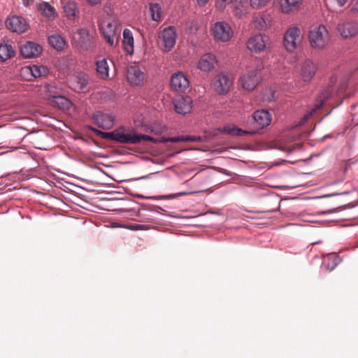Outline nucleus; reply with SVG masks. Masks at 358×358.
<instances>
[{"instance_id":"1","label":"nucleus","mask_w":358,"mask_h":358,"mask_svg":"<svg viewBox=\"0 0 358 358\" xmlns=\"http://www.w3.org/2000/svg\"><path fill=\"white\" fill-rule=\"evenodd\" d=\"M97 136L106 139L117 141L120 143H133L136 144L140 143L142 140L154 141L155 138L145 134H136L131 133H124L122 129H116L111 132H104L101 130L90 128Z\"/></svg>"},{"instance_id":"2","label":"nucleus","mask_w":358,"mask_h":358,"mask_svg":"<svg viewBox=\"0 0 358 358\" xmlns=\"http://www.w3.org/2000/svg\"><path fill=\"white\" fill-rule=\"evenodd\" d=\"M308 41L313 49L322 50L329 41V34L324 25L313 28L308 34Z\"/></svg>"},{"instance_id":"3","label":"nucleus","mask_w":358,"mask_h":358,"mask_svg":"<svg viewBox=\"0 0 358 358\" xmlns=\"http://www.w3.org/2000/svg\"><path fill=\"white\" fill-rule=\"evenodd\" d=\"M261 67L256 69L247 70L239 78L238 82L243 89L248 91L253 90L261 82Z\"/></svg>"},{"instance_id":"4","label":"nucleus","mask_w":358,"mask_h":358,"mask_svg":"<svg viewBox=\"0 0 358 358\" xmlns=\"http://www.w3.org/2000/svg\"><path fill=\"white\" fill-rule=\"evenodd\" d=\"M302 36L301 30L298 27H291L284 34V45L285 49L289 52H294L301 45Z\"/></svg>"},{"instance_id":"5","label":"nucleus","mask_w":358,"mask_h":358,"mask_svg":"<svg viewBox=\"0 0 358 358\" xmlns=\"http://www.w3.org/2000/svg\"><path fill=\"white\" fill-rule=\"evenodd\" d=\"M233 84V78L228 73L221 72L215 77L213 88L218 94L224 95L231 90Z\"/></svg>"},{"instance_id":"6","label":"nucleus","mask_w":358,"mask_h":358,"mask_svg":"<svg viewBox=\"0 0 358 358\" xmlns=\"http://www.w3.org/2000/svg\"><path fill=\"white\" fill-rule=\"evenodd\" d=\"M212 30L213 36L217 41L227 42L233 36V31L230 25L224 22L215 23Z\"/></svg>"},{"instance_id":"7","label":"nucleus","mask_w":358,"mask_h":358,"mask_svg":"<svg viewBox=\"0 0 358 358\" xmlns=\"http://www.w3.org/2000/svg\"><path fill=\"white\" fill-rule=\"evenodd\" d=\"M68 82L69 87L75 92H85L89 83V78L83 72H77L69 78Z\"/></svg>"},{"instance_id":"8","label":"nucleus","mask_w":358,"mask_h":358,"mask_svg":"<svg viewBox=\"0 0 358 358\" xmlns=\"http://www.w3.org/2000/svg\"><path fill=\"white\" fill-rule=\"evenodd\" d=\"M7 29L17 34L24 33L28 30L29 26L26 20L21 16L13 15L6 21Z\"/></svg>"},{"instance_id":"9","label":"nucleus","mask_w":358,"mask_h":358,"mask_svg":"<svg viewBox=\"0 0 358 358\" xmlns=\"http://www.w3.org/2000/svg\"><path fill=\"white\" fill-rule=\"evenodd\" d=\"M162 47L166 52L170 51L176 44V32L173 27H169L163 30L161 34Z\"/></svg>"},{"instance_id":"10","label":"nucleus","mask_w":358,"mask_h":358,"mask_svg":"<svg viewBox=\"0 0 358 358\" xmlns=\"http://www.w3.org/2000/svg\"><path fill=\"white\" fill-rule=\"evenodd\" d=\"M127 79L131 85L139 86L143 83L145 75L138 66L132 65L127 69Z\"/></svg>"},{"instance_id":"11","label":"nucleus","mask_w":358,"mask_h":358,"mask_svg":"<svg viewBox=\"0 0 358 358\" xmlns=\"http://www.w3.org/2000/svg\"><path fill=\"white\" fill-rule=\"evenodd\" d=\"M317 66L313 61L310 59L304 61L301 65L300 79L305 83H310L315 76Z\"/></svg>"},{"instance_id":"12","label":"nucleus","mask_w":358,"mask_h":358,"mask_svg":"<svg viewBox=\"0 0 358 358\" xmlns=\"http://www.w3.org/2000/svg\"><path fill=\"white\" fill-rule=\"evenodd\" d=\"M337 81V78L335 76H332L330 78L329 85L324 88L322 91L320 93L316 100V103L315 105V108L310 112V115L315 113L317 110L320 108L323 105L324 100L327 99L332 95L333 92V85L336 84Z\"/></svg>"},{"instance_id":"13","label":"nucleus","mask_w":358,"mask_h":358,"mask_svg":"<svg viewBox=\"0 0 358 358\" xmlns=\"http://www.w3.org/2000/svg\"><path fill=\"white\" fill-rule=\"evenodd\" d=\"M92 120L94 124L103 129H110L114 124V117L101 111L94 113Z\"/></svg>"},{"instance_id":"14","label":"nucleus","mask_w":358,"mask_h":358,"mask_svg":"<svg viewBox=\"0 0 358 358\" xmlns=\"http://www.w3.org/2000/svg\"><path fill=\"white\" fill-rule=\"evenodd\" d=\"M217 62L216 57L213 54L206 53L199 60L197 67L201 71L209 72L215 69Z\"/></svg>"},{"instance_id":"15","label":"nucleus","mask_w":358,"mask_h":358,"mask_svg":"<svg viewBox=\"0 0 358 358\" xmlns=\"http://www.w3.org/2000/svg\"><path fill=\"white\" fill-rule=\"evenodd\" d=\"M173 103L176 112L179 114L185 115L192 109V101L189 96H179Z\"/></svg>"},{"instance_id":"16","label":"nucleus","mask_w":358,"mask_h":358,"mask_svg":"<svg viewBox=\"0 0 358 358\" xmlns=\"http://www.w3.org/2000/svg\"><path fill=\"white\" fill-rule=\"evenodd\" d=\"M256 127L258 129H264L268 126L271 121V115L268 110H257L252 115Z\"/></svg>"},{"instance_id":"17","label":"nucleus","mask_w":358,"mask_h":358,"mask_svg":"<svg viewBox=\"0 0 358 358\" xmlns=\"http://www.w3.org/2000/svg\"><path fill=\"white\" fill-rule=\"evenodd\" d=\"M41 47L34 43L27 42L20 47V53L24 58H33L38 56L41 52Z\"/></svg>"},{"instance_id":"18","label":"nucleus","mask_w":358,"mask_h":358,"mask_svg":"<svg viewBox=\"0 0 358 358\" xmlns=\"http://www.w3.org/2000/svg\"><path fill=\"white\" fill-rule=\"evenodd\" d=\"M338 31L343 38H351L358 32V24L353 22H345L338 25Z\"/></svg>"},{"instance_id":"19","label":"nucleus","mask_w":358,"mask_h":358,"mask_svg":"<svg viewBox=\"0 0 358 358\" xmlns=\"http://www.w3.org/2000/svg\"><path fill=\"white\" fill-rule=\"evenodd\" d=\"M248 48L255 52H260L266 48L265 37L262 34L252 36L248 41Z\"/></svg>"},{"instance_id":"20","label":"nucleus","mask_w":358,"mask_h":358,"mask_svg":"<svg viewBox=\"0 0 358 358\" xmlns=\"http://www.w3.org/2000/svg\"><path fill=\"white\" fill-rule=\"evenodd\" d=\"M171 85L175 90L183 91L189 87V80L183 73H177L172 76Z\"/></svg>"},{"instance_id":"21","label":"nucleus","mask_w":358,"mask_h":358,"mask_svg":"<svg viewBox=\"0 0 358 358\" xmlns=\"http://www.w3.org/2000/svg\"><path fill=\"white\" fill-rule=\"evenodd\" d=\"M219 132L224 133L231 136H244V135H252L255 134V131H245L236 127L234 124H227L223 127L222 129H218L214 133V135L218 134Z\"/></svg>"},{"instance_id":"22","label":"nucleus","mask_w":358,"mask_h":358,"mask_svg":"<svg viewBox=\"0 0 358 358\" xmlns=\"http://www.w3.org/2000/svg\"><path fill=\"white\" fill-rule=\"evenodd\" d=\"M188 141H202V137L199 136H180L176 137L171 138H165L161 137L159 138H155V141H152L153 143H178V142H188Z\"/></svg>"},{"instance_id":"23","label":"nucleus","mask_w":358,"mask_h":358,"mask_svg":"<svg viewBox=\"0 0 358 358\" xmlns=\"http://www.w3.org/2000/svg\"><path fill=\"white\" fill-rule=\"evenodd\" d=\"M37 9L41 14L50 20H53L57 17L55 8L48 2H41L36 4Z\"/></svg>"},{"instance_id":"24","label":"nucleus","mask_w":358,"mask_h":358,"mask_svg":"<svg viewBox=\"0 0 358 358\" xmlns=\"http://www.w3.org/2000/svg\"><path fill=\"white\" fill-rule=\"evenodd\" d=\"M302 0H280V7L283 13H289L297 10Z\"/></svg>"},{"instance_id":"25","label":"nucleus","mask_w":358,"mask_h":358,"mask_svg":"<svg viewBox=\"0 0 358 358\" xmlns=\"http://www.w3.org/2000/svg\"><path fill=\"white\" fill-rule=\"evenodd\" d=\"M122 44L125 51L132 55L134 52V38L131 31L129 29H125L123 31Z\"/></svg>"},{"instance_id":"26","label":"nucleus","mask_w":358,"mask_h":358,"mask_svg":"<svg viewBox=\"0 0 358 358\" xmlns=\"http://www.w3.org/2000/svg\"><path fill=\"white\" fill-rule=\"evenodd\" d=\"M103 34L106 42L111 46L117 38L115 26L111 22L108 23L106 27L103 28Z\"/></svg>"},{"instance_id":"27","label":"nucleus","mask_w":358,"mask_h":358,"mask_svg":"<svg viewBox=\"0 0 358 358\" xmlns=\"http://www.w3.org/2000/svg\"><path fill=\"white\" fill-rule=\"evenodd\" d=\"M51 103L52 106L62 110L69 109L72 105L70 100L60 95L53 96L51 99Z\"/></svg>"},{"instance_id":"28","label":"nucleus","mask_w":358,"mask_h":358,"mask_svg":"<svg viewBox=\"0 0 358 358\" xmlns=\"http://www.w3.org/2000/svg\"><path fill=\"white\" fill-rule=\"evenodd\" d=\"M64 12L65 16L69 20H74L78 13V8L77 3L74 1H67L64 6Z\"/></svg>"},{"instance_id":"29","label":"nucleus","mask_w":358,"mask_h":358,"mask_svg":"<svg viewBox=\"0 0 358 358\" xmlns=\"http://www.w3.org/2000/svg\"><path fill=\"white\" fill-rule=\"evenodd\" d=\"M24 71L27 73H31L34 78H39L48 73V69L43 66L33 65L25 67Z\"/></svg>"},{"instance_id":"30","label":"nucleus","mask_w":358,"mask_h":358,"mask_svg":"<svg viewBox=\"0 0 358 358\" xmlns=\"http://www.w3.org/2000/svg\"><path fill=\"white\" fill-rule=\"evenodd\" d=\"M248 0H243L241 2H236L233 7V11L236 16L242 17L248 13Z\"/></svg>"},{"instance_id":"31","label":"nucleus","mask_w":358,"mask_h":358,"mask_svg":"<svg viewBox=\"0 0 358 358\" xmlns=\"http://www.w3.org/2000/svg\"><path fill=\"white\" fill-rule=\"evenodd\" d=\"M15 51L10 44L5 43L0 45V59L6 61L15 55Z\"/></svg>"},{"instance_id":"32","label":"nucleus","mask_w":358,"mask_h":358,"mask_svg":"<svg viewBox=\"0 0 358 358\" xmlns=\"http://www.w3.org/2000/svg\"><path fill=\"white\" fill-rule=\"evenodd\" d=\"M108 64L106 59L96 62V71L99 77L102 79H106L108 78Z\"/></svg>"},{"instance_id":"33","label":"nucleus","mask_w":358,"mask_h":358,"mask_svg":"<svg viewBox=\"0 0 358 358\" xmlns=\"http://www.w3.org/2000/svg\"><path fill=\"white\" fill-rule=\"evenodd\" d=\"M48 41L50 45L58 50H62L66 45L65 40L60 35L57 34L50 36Z\"/></svg>"},{"instance_id":"34","label":"nucleus","mask_w":358,"mask_h":358,"mask_svg":"<svg viewBox=\"0 0 358 358\" xmlns=\"http://www.w3.org/2000/svg\"><path fill=\"white\" fill-rule=\"evenodd\" d=\"M150 11L153 20L159 21L161 20L162 8L159 3H150Z\"/></svg>"},{"instance_id":"35","label":"nucleus","mask_w":358,"mask_h":358,"mask_svg":"<svg viewBox=\"0 0 358 358\" xmlns=\"http://www.w3.org/2000/svg\"><path fill=\"white\" fill-rule=\"evenodd\" d=\"M348 0H326V6L329 10L334 11L336 7L343 6Z\"/></svg>"},{"instance_id":"36","label":"nucleus","mask_w":358,"mask_h":358,"mask_svg":"<svg viewBox=\"0 0 358 358\" xmlns=\"http://www.w3.org/2000/svg\"><path fill=\"white\" fill-rule=\"evenodd\" d=\"M78 35L79 36V40L82 43H86L90 41V34L89 31L85 28L79 29L77 31Z\"/></svg>"},{"instance_id":"37","label":"nucleus","mask_w":358,"mask_h":358,"mask_svg":"<svg viewBox=\"0 0 358 358\" xmlns=\"http://www.w3.org/2000/svg\"><path fill=\"white\" fill-rule=\"evenodd\" d=\"M250 5L252 8L259 9L267 5L270 0H249Z\"/></svg>"},{"instance_id":"38","label":"nucleus","mask_w":358,"mask_h":358,"mask_svg":"<svg viewBox=\"0 0 358 358\" xmlns=\"http://www.w3.org/2000/svg\"><path fill=\"white\" fill-rule=\"evenodd\" d=\"M296 148V145H280L278 149L287 152H292Z\"/></svg>"},{"instance_id":"39","label":"nucleus","mask_w":358,"mask_h":358,"mask_svg":"<svg viewBox=\"0 0 358 358\" xmlns=\"http://www.w3.org/2000/svg\"><path fill=\"white\" fill-rule=\"evenodd\" d=\"M351 10L358 13V0H352Z\"/></svg>"},{"instance_id":"40","label":"nucleus","mask_w":358,"mask_h":358,"mask_svg":"<svg viewBox=\"0 0 358 358\" xmlns=\"http://www.w3.org/2000/svg\"><path fill=\"white\" fill-rule=\"evenodd\" d=\"M269 93H270L269 96L264 97V99L270 102L275 99V96H274L275 92L273 90H272L271 89H270Z\"/></svg>"},{"instance_id":"41","label":"nucleus","mask_w":358,"mask_h":358,"mask_svg":"<svg viewBox=\"0 0 358 358\" xmlns=\"http://www.w3.org/2000/svg\"><path fill=\"white\" fill-rule=\"evenodd\" d=\"M22 4L26 6L29 7L34 3V0H22Z\"/></svg>"},{"instance_id":"42","label":"nucleus","mask_w":358,"mask_h":358,"mask_svg":"<svg viewBox=\"0 0 358 358\" xmlns=\"http://www.w3.org/2000/svg\"><path fill=\"white\" fill-rule=\"evenodd\" d=\"M208 1L209 0H196L198 6H199L200 7L205 6Z\"/></svg>"},{"instance_id":"43","label":"nucleus","mask_w":358,"mask_h":358,"mask_svg":"<svg viewBox=\"0 0 358 358\" xmlns=\"http://www.w3.org/2000/svg\"><path fill=\"white\" fill-rule=\"evenodd\" d=\"M163 131H164V129L162 128H157V129H152V132L155 134H157V135L161 134Z\"/></svg>"},{"instance_id":"44","label":"nucleus","mask_w":358,"mask_h":358,"mask_svg":"<svg viewBox=\"0 0 358 358\" xmlns=\"http://www.w3.org/2000/svg\"><path fill=\"white\" fill-rule=\"evenodd\" d=\"M134 229H136V230H138V229H148V227H147L146 225L136 224V225H135Z\"/></svg>"},{"instance_id":"45","label":"nucleus","mask_w":358,"mask_h":358,"mask_svg":"<svg viewBox=\"0 0 358 358\" xmlns=\"http://www.w3.org/2000/svg\"><path fill=\"white\" fill-rule=\"evenodd\" d=\"M186 194H187V192H180V193H178L177 194L169 195V196H168V198L173 199V198H176L178 196H182V195H186Z\"/></svg>"},{"instance_id":"46","label":"nucleus","mask_w":358,"mask_h":358,"mask_svg":"<svg viewBox=\"0 0 358 358\" xmlns=\"http://www.w3.org/2000/svg\"><path fill=\"white\" fill-rule=\"evenodd\" d=\"M90 4L95 5L100 2L101 0H87Z\"/></svg>"},{"instance_id":"47","label":"nucleus","mask_w":358,"mask_h":358,"mask_svg":"<svg viewBox=\"0 0 358 358\" xmlns=\"http://www.w3.org/2000/svg\"><path fill=\"white\" fill-rule=\"evenodd\" d=\"M336 264H337V258L334 257V265L331 266V270H332Z\"/></svg>"},{"instance_id":"48","label":"nucleus","mask_w":358,"mask_h":358,"mask_svg":"<svg viewBox=\"0 0 358 358\" xmlns=\"http://www.w3.org/2000/svg\"><path fill=\"white\" fill-rule=\"evenodd\" d=\"M345 85L344 84H341L338 90L339 91H343V90H345Z\"/></svg>"},{"instance_id":"49","label":"nucleus","mask_w":358,"mask_h":358,"mask_svg":"<svg viewBox=\"0 0 358 358\" xmlns=\"http://www.w3.org/2000/svg\"><path fill=\"white\" fill-rule=\"evenodd\" d=\"M324 1L326 2V0H324Z\"/></svg>"}]
</instances>
